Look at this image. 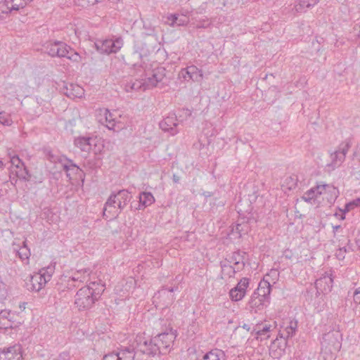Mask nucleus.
<instances>
[{"mask_svg": "<svg viewBox=\"0 0 360 360\" xmlns=\"http://www.w3.org/2000/svg\"><path fill=\"white\" fill-rule=\"evenodd\" d=\"M105 285L101 280L91 281L87 285L80 288L75 295L74 304L79 311L91 309L100 300L105 291Z\"/></svg>", "mask_w": 360, "mask_h": 360, "instance_id": "obj_1", "label": "nucleus"}, {"mask_svg": "<svg viewBox=\"0 0 360 360\" xmlns=\"http://www.w3.org/2000/svg\"><path fill=\"white\" fill-rule=\"evenodd\" d=\"M131 198L130 192L127 189L112 191L105 203L103 217L105 219L117 217Z\"/></svg>", "mask_w": 360, "mask_h": 360, "instance_id": "obj_2", "label": "nucleus"}, {"mask_svg": "<svg viewBox=\"0 0 360 360\" xmlns=\"http://www.w3.org/2000/svg\"><path fill=\"white\" fill-rule=\"evenodd\" d=\"M240 205H237L238 208V213L239 214L238 219L235 228L233 227L231 230L232 233L236 232L238 234V238H241L243 235L248 234L251 231V224L257 222L253 213L251 212L252 209H250V211L247 210L245 212H247V214H245L242 209L240 208Z\"/></svg>", "mask_w": 360, "mask_h": 360, "instance_id": "obj_3", "label": "nucleus"}, {"mask_svg": "<svg viewBox=\"0 0 360 360\" xmlns=\"http://www.w3.org/2000/svg\"><path fill=\"white\" fill-rule=\"evenodd\" d=\"M340 330L333 328L323 335L321 346L330 353L338 352L342 347V337Z\"/></svg>", "mask_w": 360, "mask_h": 360, "instance_id": "obj_4", "label": "nucleus"}, {"mask_svg": "<svg viewBox=\"0 0 360 360\" xmlns=\"http://www.w3.org/2000/svg\"><path fill=\"white\" fill-rule=\"evenodd\" d=\"M155 342L154 337L146 338L143 335L139 334L134 340V346L131 349H134L136 353L140 352L148 356L153 357L156 355L158 349Z\"/></svg>", "mask_w": 360, "mask_h": 360, "instance_id": "obj_5", "label": "nucleus"}, {"mask_svg": "<svg viewBox=\"0 0 360 360\" xmlns=\"http://www.w3.org/2000/svg\"><path fill=\"white\" fill-rule=\"evenodd\" d=\"M98 120L109 130L119 131L123 128L122 123L120 122H116L112 113L107 108L99 109Z\"/></svg>", "mask_w": 360, "mask_h": 360, "instance_id": "obj_6", "label": "nucleus"}, {"mask_svg": "<svg viewBox=\"0 0 360 360\" xmlns=\"http://www.w3.org/2000/svg\"><path fill=\"white\" fill-rule=\"evenodd\" d=\"M177 330L169 328V330L158 334L154 336V341L157 342H161L162 350L169 352L174 345V340L177 336Z\"/></svg>", "mask_w": 360, "mask_h": 360, "instance_id": "obj_7", "label": "nucleus"}, {"mask_svg": "<svg viewBox=\"0 0 360 360\" xmlns=\"http://www.w3.org/2000/svg\"><path fill=\"white\" fill-rule=\"evenodd\" d=\"M58 163L61 165L63 169L66 173V176L71 180L73 175H79V177L84 174L82 169L77 165L72 160L69 159L65 155H61L57 159Z\"/></svg>", "mask_w": 360, "mask_h": 360, "instance_id": "obj_8", "label": "nucleus"}, {"mask_svg": "<svg viewBox=\"0 0 360 360\" xmlns=\"http://www.w3.org/2000/svg\"><path fill=\"white\" fill-rule=\"evenodd\" d=\"M250 284V278H242L237 285L229 292V296L231 300L237 302L241 300L246 294L247 288Z\"/></svg>", "mask_w": 360, "mask_h": 360, "instance_id": "obj_9", "label": "nucleus"}, {"mask_svg": "<svg viewBox=\"0 0 360 360\" xmlns=\"http://www.w3.org/2000/svg\"><path fill=\"white\" fill-rule=\"evenodd\" d=\"M179 77L183 78L184 81L200 82L202 79L203 75L202 70L192 65L186 68H182L179 72Z\"/></svg>", "mask_w": 360, "mask_h": 360, "instance_id": "obj_10", "label": "nucleus"}, {"mask_svg": "<svg viewBox=\"0 0 360 360\" xmlns=\"http://www.w3.org/2000/svg\"><path fill=\"white\" fill-rule=\"evenodd\" d=\"M22 347L15 345L7 348L0 349V360H22Z\"/></svg>", "mask_w": 360, "mask_h": 360, "instance_id": "obj_11", "label": "nucleus"}, {"mask_svg": "<svg viewBox=\"0 0 360 360\" xmlns=\"http://www.w3.org/2000/svg\"><path fill=\"white\" fill-rule=\"evenodd\" d=\"M333 285V278L332 275L327 272H325L322 276L315 281V288L318 293L319 290L322 293H326L330 292Z\"/></svg>", "mask_w": 360, "mask_h": 360, "instance_id": "obj_12", "label": "nucleus"}, {"mask_svg": "<svg viewBox=\"0 0 360 360\" xmlns=\"http://www.w3.org/2000/svg\"><path fill=\"white\" fill-rule=\"evenodd\" d=\"M178 124L177 118L174 114L169 115L159 123L162 130L169 132L172 135H175L179 132Z\"/></svg>", "mask_w": 360, "mask_h": 360, "instance_id": "obj_13", "label": "nucleus"}, {"mask_svg": "<svg viewBox=\"0 0 360 360\" xmlns=\"http://www.w3.org/2000/svg\"><path fill=\"white\" fill-rule=\"evenodd\" d=\"M246 252L238 250L226 255V261L233 263L236 266L237 271H241L245 266V257Z\"/></svg>", "mask_w": 360, "mask_h": 360, "instance_id": "obj_14", "label": "nucleus"}, {"mask_svg": "<svg viewBox=\"0 0 360 360\" xmlns=\"http://www.w3.org/2000/svg\"><path fill=\"white\" fill-rule=\"evenodd\" d=\"M269 303L270 302L266 301L261 297L252 293L248 303V309L251 312L258 313L262 311Z\"/></svg>", "mask_w": 360, "mask_h": 360, "instance_id": "obj_15", "label": "nucleus"}, {"mask_svg": "<svg viewBox=\"0 0 360 360\" xmlns=\"http://www.w3.org/2000/svg\"><path fill=\"white\" fill-rule=\"evenodd\" d=\"M41 275H39L38 273H35L34 275L30 276V279L28 281L25 282V286L29 291H36L39 292L41 289H42L46 282L43 281Z\"/></svg>", "mask_w": 360, "mask_h": 360, "instance_id": "obj_16", "label": "nucleus"}, {"mask_svg": "<svg viewBox=\"0 0 360 360\" xmlns=\"http://www.w3.org/2000/svg\"><path fill=\"white\" fill-rule=\"evenodd\" d=\"M11 174H15L20 180L24 181H34V183H41L42 179L37 180L36 177H33L30 174L25 164L23 166L19 167L18 169H11Z\"/></svg>", "mask_w": 360, "mask_h": 360, "instance_id": "obj_17", "label": "nucleus"}, {"mask_svg": "<svg viewBox=\"0 0 360 360\" xmlns=\"http://www.w3.org/2000/svg\"><path fill=\"white\" fill-rule=\"evenodd\" d=\"M271 285L270 283L264 278L258 285V288L253 292V294L261 297L266 301L270 302V293Z\"/></svg>", "mask_w": 360, "mask_h": 360, "instance_id": "obj_18", "label": "nucleus"}, {"mask_svg": "<svg viewBox=\"0 0 360 360\" xmlns=\"http://www.w3.org/2000/svg\"><path fill=\"white\" fill-rule=\"evenodd\" d=\"M115 352V357L117 360H134L136 352L134 349H131L130 347H123L117 348L114 350Z\"/></svg>", "mask_w": 360, "mask_h": 360, "instance_id": "obj_19", "label": "nucleus"}, {"mask_svg": "<svg viewBox=\"0 0 360 360\" xmlns=\"http://www.w3.org/2000/svg\"><path fill=\"white\" fill-rule=\"evenodd\" d=\"M139 205L135 207V210H144L146 207L150 206L155 201L153 195L150 192L142 191L139 195Z\"/></svg>", "mask_w": 360, "mask_h": 360, "instance_id": "obj_20", "label": "nucleus"}, {"mask_svg": "<svg viewBox=\"0 0 360 360\" xmlns=\"http://www.w3.org/2000/svg\"><path fill=\"white\" fill-rule=\"evenodd\" d=\"M166 75V69L164 67H158L153 70L152 75L148 78V85L157 86Z\"/></svg>", "mask_w": 360, "mask_h": 360, "instance_id": "obj_21", "label": "nucleus"}, {"mask_svg": "<svg viewBox=\"0 0 360 360\" xmlns=\"http://www.w3.org/2000/svg\"><path fill=\"white\" fill-rule=\"evenodd\" d=\"M63 94L70 98H79L83 94V89L79 85L70 84L64 85L63 88Z\"/></svg>", "mask_w": 360, "mask_h": 360, "instance_id": "obj_22", "label": "nucleus"}, {"mask_svg": "<svg viewBox=\"0 0 360 360\" xmlns=\"http://www.w3.org/2000/svg\"><path fill=\"white\" fill-rule=\"evenodd\" d=\"M93 139L90 136H78L75 139L74 144L82 151L89 152L91 149Z\"/></svg>", "mask_w": 360, "mask_h": 360, "instance_id": "obj_23", "label": "nucleus"}, {"mask_svg": "<svg viewBox=\"0 0 360 360\" xmlns=\"http://www.w3.org/2000/svg\"><path fill=\"white\" fill-rule=\"evenodd\" d=\"M13 3V0H4L0 2V11L2 13L8 14L13 11H18L20 8H24L22 3L14 4Z\"/></svg>", "mask_w": 360, "mask_h": 360, "instance_id": "obj_24", "label": "nucleus"}, {"mask_svg": "<svg viewBox=\"0 0 360 360\" xmlns=\"http://www.w3.org/2000/svg\"><path fill=\"white\" fill-rule=\"evenodd\" d=\"M16 254L25 264H30L31 252L26 240L22 242V245L16 251Z\"/></svg>", "mask_w": 360, "mask_h": 360, "instance_id": "obj_25", "label": "nucleus"}, {"mask_svg": "<svg viewBox=\"0 0 360 360\" xmlns=\"http://www.w3.org/2000/svg\"><path fill=\"white\" fill-rule=\"evenodd\" d=\"M141 53L137 51H134L127 56L125 63L126 65L132 66L134 68L136 67L140 68L141 66Z\"/></svg>", "mask_w": 360, "mask_h": 360, "instance_id": "obj_26", "label": "nucleus"}, {"mask_svg": "<svg viewBox=\"0 0 360 360\" xmlns=\"http://www.w3.org/2000/svg\"><path fill=\"white\" fill-rule=\"evenodd\" d=\"M206 360H226L225 352L219 349L214 348L203 354Z\"/></svg>", "mask_w": 360, "mask_h": 360, "instance_id": "obj_27", "label": "nucleus"}, {"mask_svg": "<svg viewBox=\"0 0 360 360\" xmlns=\"http://www.w3.org/2000/svg\"><path fill=\"white\" fill-rule=\"evenodd\" d=\"M226 262H220L219 265L221 269V278H233L236 273L238 271L236 266H226Z\"/></svg>", "mask_w": 360, "mask_h": 360, "instance_id": "obj_28", "label": "nucleus"}, {"mask_svg": "<svg viewBox=\"0 0 360 360\" xmlns=\"http://www.w3.org/2000/svg\"><path fill=\"white\" fill-rule=\"evenodd\" d=\"M325 193L327 195V196H326L327 201L329 203L333 204L335 202V201L338 198V197L340 194V192H339V190L338 189V188H336L333 185L326 184V187L325 189Z\"/></svg>", "mask_w": 360, "mask_h": 360, "instance_id": "obj_29", "label": "nucleus"}, {"mask_svg": "<svg viewBox=\"0 0 360 360\" xmlns=\"http://www.w3.org/2000/svg\"><path fill=\"white\" fill-rule=\"evenodd\" d=\"M109 39H97L94 44V46L98 52L101 54L110 55V44Z\"/></svg>", "mask_w": 360, "mask_h": 360, "instance_id": "obj_30", "label": "nucleus"}, {"mask_svg": "<svg viewBox=\"0 0 360 360\" xmlns=\"http://www.w3.org/2000/svg\"><path fill=\"white\" fill-rule=\"evenodd\" d=\"M297 321H290L289 324L285 327L283 331L279 333V335L281 338L284 339H288L289 338H292L297 330Z\"/></svg>", "mask_w": 360, "mask_h": 360, "instance_id": "obj_31", "label": "nucleus"}, {"mask_svg": "<svg viewBox=\"0 0 360 360\" xmlns=\"http://www.w3.org/2000/svg\"><path fill=\"white\" fill-rule=\"evenodd\" d=\"M57 49L56 51V57L66 58L68 51L70 50V46L62 41H56Z\"/></svg>", "mask_w": 360, "mask_h": 360, "instance_id": "obj_32", "label": "nucleus"}, {"mask_svg": "<svg viewBox=\"0 0 360 360\" xmlns=\"http://www.w3.org/2000/svg\"><path fill=\"white\" fill-rule=\"evenodd\" d=\"M271 325L270 324H263V323H258L255 326L253 330L251 332V334L252 335L255 333L257 335L256 339L259 340V336L265 335L271 331Z\"/></svg>", "mask_w": 360, "mask_h": 360, "instance_id": "obj_33", "label": "nucleus"}, {"mask_svg": "<svg viewBox=\"0 0 360 360\" xmlns=\"http://www.w3.org/2000/svg\"><path fill=\"white\" fill-rule=\"evenodd\" d=\"M109 42L110 54L117 53L121 49L124 44L123 39L121 37H115V39H109Z\"/></svg>", "mask_w": 360, "mask_h": 360, "instance_id": "obj_34", "label": "nucleus"}, {"mask_svg": "<svg viewBox=\"0 0 360 360\" xmlns=\"http://www.w3.org/2000/svg\"><path fill=\"white\" fill-rule=\"evenodd\" d=\"M86 273L88 274L87 276H89L90 273L89 269H82L80 270H77L76 272L73 274L72 276L69 278L70 281L79 282L82 283L86 280L85 274Z\"/></svg>", "mask_w": 360, "mask_h": 360, "instance_id": "obj_35", "label": "nucleus"}, {"mask_svg": "<svg viewBox=\"0 0 360 360\" xmlns=\"http://www.w3.org/2000/svg\"><path fill=\"white\" fill-rule=\"evenodd\" d=\"M54 271H55V264H50L46 267H44V268L41 269L39 271L38 274L39 275H41L43 281H46L47 283L51 280Z\"/></svg>", "mask_w": 360, "mask_h": 360, "instance_id": "obj_36", "label": "nucleus"}, {"mask_svg": "<svg viewBox=\"0 0 360 360\" xmlns=\"http://www.w3.org/2000/svg\"><path fill=\"white\" fill-rule=\"evenodd\" d=\"M319 0H299V3L295 6L296 11L301 12L305 8H310L316 5Z\"/></svg>", "mask_w": 360, "mask_h": 360, "instance_id": "obj_37", "label": "nucleus"}, {"mask_svg": "<svg viewBox=\"0 0 360 360\" xmlns=\"http://www.w3.org/2000/svg\"><path fill=\"white\" fill-rule=\"evenodd\" d=\"M56 41H50L44 45L45 52L52 58L56 57V51L57 49Z\"/></svg>", "mask_w": 360, "mask_h": 360, "instance_id": "obj_38", "label": "nucleus"}, {"mask_svg": "<svg viewBox=\"0 0 360 360\" xmlns=\"http://www.w3.org/2000/svg\"><path fill=\"white\" fill-rule=\"evenodd\" d=\"M332 165L334 167L340 166L345 160V156L340 153L338 150L331 154Z\"/></svg>", "mask_w": 360, "mask_h": 360, "instance_id": "obj_39", "label": "nucleus"}, {"mask_svg": "<svg viewBox=\"0 0 360 360\" xmlns=\"http://www.w3.org/2000/svg\"><path fill=\"white\" fill-rule=\"evenodd\" d=\"M13 120L10 113L5 111L0 112V123L4 126H11Z\"/></svg>", "mask_w": 360, "mask_h": 360, "instance_id": "obj_40", "label": "nucleus"}, {"mask_svg": "<svg viewBox=\"0 0 360 360\" xmlns=\"http://www.w3.org/2000/svg\"><path fill=\"white\" fill-rule=\"evenodd\" d=\"M107 7L113 8L115 11H120L124 8L122 0H107L105 4Z\"/></svg>", "mask_w": 360, "mask_h": 360, "instance_id": "obj_41", "label": "nucleus"}, {"mask_svg": "<svg viewBox=\"0 0 360 360\" xmlns=\"http://www.w3.org/2000/svg\"><path fill=\"white\" fill-rule=\"evenodd\" d=\"M167 20L171 22L170 25L174 26V25H184L186 24L185 20L179 19L178 14H170L167 16Z\"/></svg>", "mask_w": 360, "mask_h": 360, "instance_id": "obj_42", "label": "nucleus"}, {"mask_svg": "<svg viewBox=\"0 0 360 360\" xmlns=\"http://www.w3.org/2000/svg\"><path fill=\"white\" fill-rule=\"evenodd\" d=\"M4 324L0 323V330L4 329L5 330L8 329H12L16 328L18 324H20V322L15 323L14 321H13V319H6L4 321Z\"/></svg>", "mask_w": 360, "mask_h": 360, "instance_id": "obj_43", "label": "nucleus"}, {"mask_svg": "<svg viewBox=\"0 0 360 360\" xmlns=\"http://www.w3.org/2000/svg\"><path fill=\"white\" fill-rule=\"evenodd\" d=\"M352 146V142L350 139H347L345 141H342L338 148V151L344 154L345 156H346L347 153L348 152L349 149Z\"/></svg>", "mask_w": 360, "mask_h": 360, "instance_id": "obj_44", "label": "nucleus"}, {"mask_svg": "<svg viewBox=\"0 0 360 360\" xmlns=\"http://www.w3.org/2000/svg\"><path fill=\"white\" fill-rule=\"evenodd\" d=\"M66 58L72 62L80 63L82 61V57L80 55L75 51L71 46L70 50L68 51V54Z\"/></svg>", "mask_w": 360, "mask_h": 360, "instance_id": "obj_45", "label": "nucleus"}, {"mask_svg": "<svg viewBox=\"0 0 360 360\" xmlns=\"http://www.w3.org/2000/svg\"><path fill=\"white\" fill-rule=\"evenodd\" d=\"M178 287H162L160 290H158V294L160 296L165 295L167 293H169L170 295V300L173 301L174 300V295L172 294L174 290H176Z\"/></svg>", "mask_w": 360, "mask_h": 360, "instance_id": "obj_46", "label": "nucleus"}, {"mask_svg": "<svg viewBox=\"0 0 360 360\" xmlns=\"http://www.w3.org/2000/svg\"><path fill=\"white\" fill-rule=\"evenodd\" d=\"M212 25L211 21L205 17L204 18L199 19L197 20V23L195 26L196 29H205L209 27Z\"/></svg>", "mask_w": 360, "mask_h": 360, "instance_id": "obj_47", "label": "nucleus"}, {"mask_svg": "<svg viewBox=\"0 0 360 360\" xmlns=\"http://www.w3.org/2000/svg\"><path fill=\"white\" fill-rule=\"evenodd\" d=\"M317 195L316 193L314 192L313 188L308 190L303 196L302 197V199L307 202H311V200L316 198Z\"/></svg>", "mask_w": 360, "mask_h": 360, "instance_id": "obj_48", "label": "nucleus"}, {"mask_svg": "<svg viewBox=\"0 0 360 360\" xmlns=\"http://www.w3.org/2000/svg\"><path fill=\"white\" fill-rule=\"evenodd\" d=\"M11 169H18L19 167L23 166L24 162L19 158L18 155H14L11 158Z\"/></svg>", "mask_w": 360, "mask_h": 360, "instance_id": "obj_49", "label": "nucleus"}, {"mask_svg": "<svg viewBox=\"0 0 360 360\" xmlns=\"http://www.w3.org/2000/svg\"><path fill=\"white\" fill-rule=\"evenodd\" d=\"M354 208H353V207H352L349 202L345 204L344 209H341V208L338 207L339 211L342 212L340 214V220L345 219L346 213L349 212L350 210H352Z\"/></svg>", "mask_w": 360, "mask_h": 360, "instance_id": "obj_50", "label": "nucleus"}, {"mask_svg": "<svg viewBox=\"0 0 360 360\" xmlns=\"http://www.w3.org/2000/svg\"><path fill=\"white\" fill-rule=\"evenodd\" d=\"M14 314L10 310H1L0 311V319L5 321L8 319H13Z\"/></svg>", "mask_w": 360, "mask_h": 360, "instance_id": "obj_51", "label": "nucleus"}, {"mask_svg": "<svg viewBox=\"0 0 360 360\" xmlns=\"http://www.w3.org/2000/svg\"><path fill=\"white\" fill-rule=\"evenodd\" d=\"M347 252V247L339 246L338 250L335 253V256L338 260H343L345 257V253Z\"/></svg>", "mask_w": 360, "mask_h": 360, "instance_id": "obj_52", "label": "nucleus"}, {"mask_svg": "<svg viewBox=\"0 0 360 360\" xmlns=\"http://www.w3.org/2000/svg\"><path fill=\"white\" fill-rule=\"evenodd\" d=\"M7 295V285L3 281H0V299H5Z\"/></svg>", "mask_w": 360, "mask_h": 360, "instance_id": "obj_53", "label": "nucleus"}, {"mask_svg": "<svg viewBox=\"0 0 360 360\" xmlns=\"http://www.w3.org/2000/svg\"><path fill=\"white\" fill-rule=\"evenodd\" d=\"M326 184H318L314 187H312L317 197L323 193H325V189Z\"/></svg>", "mask_w": 360, "mask_h": 360, "instance_id": "obj_54", "label": "nucleus"}, {"mask_svg": "<svg viewBox=\"0 0 360 360\" xmlns=\"http://www.w3.org/2000/svg\"><path fill=\"white\" fill-rule=\"evenodd\" d=\"M141 87V85L140 84H137L136 83H132V84H128L126 85V91H131L133 90H138L139 88Z\"/></svg>", "mask_w": 360, "mask_h": 360, "instance_id": "obj_55", "label": "nucleus"}, {"mask_svg": "<svg viewBox=\"0 0 360 360\" xmlns=\"http://www.w3.org/2000/svg\"><path fill=\"white\" fill-rule=\"evenodd\" d=\"M70 355L69 352H64L60 353L57 359H53V360H70Z\"/></svg>", "mask_w": 360, "mask_h": 360, "instance_id": "obj_56", "label": "nucleus"}, {"mask_svg": "<svg viewBox=\"0 0 360 360\" xmlns=\"http://www.w3.org/2000/svg\"><path fill=\"white\" fill-rule=\"evenodd\" d=\"M82 6H88L89 5H94L98 2V0H79Z\"/></svg>", "mask_w": 360, "mask_h": 360, "instance_id": "obj_57", "label": "nucleus"}, {"mask_svg": "<svg viewBox=\"0 0 360 360\" xmlns=\"http://www.w3.org/2000/svg\"><path fill=\"white\" fill-rule=\"evenodd\" d=\"M283 257L287 259H292L293 258V253L291 250L286 249L283 252Z\"/></svg>", "mask_w": 360, "mask_h": 360, "instance_id": "obj_58", "label": "nucleus"}, {"mask_svg": "<svg viewBox=\"0 0 360 360\" xmlns=\"http://www.w3.org/2000/svg\"><path fill=\"white\" fill-rule=\"evenodd\" d=\"M353 300L356 304H360V291L355 290L353 293Z\"/></svg>", "mask_w": 360, "mask_h": 360, "instance_id": "obj_59", "label": "nucleus"}, {"mask_svg": "<svg viewBox=\"0 0 360 360\" xmlns=\"http://www.w3.org/2000/svg\"><path fill=\"white\" fill-rule=\"evenodd\" d=\"M115 356V352H112L105 354L103 357V360H117Z\"/></svg>", "mask_w": 360, "mask_h": 360, "instance_id": "obj_60", "label": "nucleus"}, {"mask_svg": "<svg viewBox=\"0 0 360 360\" xmlns=\"http://www.w3.org/2000/svg\"><path fill=\"white\" fill-rule=\"evenodd\" d=\"M155 346L156 347H158V349H157V352H156V354H160V355H165L167 354V351H165V350H162V348H161V342H155Z\"/></svg>", "mask_w": 360, "mask_h": 360, "instance_id": "obj_61", "label": "nucleus"}, {"mask_svg": "<svg viewBox=\"0 0 360 360\" xmlns=\"http://www.w3.org/2000/svg\"><path fill=\"white\" fill-rule=\"evenodd\" d=\"M47 159L51 162H58L57 159L60 157H56L51 151L46 154Z\"/></svg>", "mask_w": 360, "mask_h": 360, "instance_id": "obj_62", "label": "nucleus"}, {"mask_svg": "<svg viewBox=\"0 0 360 360\" xmlns=\"http://www.w3.org/2000/svg\"><path fill=\"white\" fill-rule=\"evenodd\" d=\"M349 202L354 209L356 207H360V198H357L350 201Z\"/></svg>", "mask_w": 360, "mask_h": 360, "instance_id": "obj_63", "label": "nucleus"}, {"mask_svg": "<svg viewBox=\"0 0 360 360\" xmlns=\"http://www.w3.org/2000/svg\"><path fill=\"white\" fill-rule=\"evenodd\" d=\"M345 247H347V252L355 251V250L353 248V245L351 243V241L349 239L347 240V242Z\"/></svg>", "mask_w": 360, "mask_h": 360, "instance_id": "obj_64", "label": "nucleus"}]
</instances>
